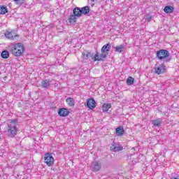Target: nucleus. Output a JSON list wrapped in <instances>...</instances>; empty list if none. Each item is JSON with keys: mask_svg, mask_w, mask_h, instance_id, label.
Instances as JSON below:
<instances>
[{"mask_svg": "<svg viewBox=\"0 0 179 179\" xmlns=\"http://www.w3.org/2000/svg\"><path fill=\"white\" fill-rule=\"evenodd\" d=\"M24 45L22 43H13L10 46V52L15 57H22L24 53Z\"/></svg>", "mask_w": 179, "mask_h": 179, "instance_id": "obj_3", "label": "nucleus"}, {"mask_svg": "<svg viewBox=\"0 0 179 179\" xmlns=\"http://www.w3.org/2000/svg\"><path fill=\"white\" fill-rule=\"evenodd\" d=\"M44 160H45V163L47 164V165L49 167H51V166L54 165V157L51 153L50 152L45 153L44 156Z\"/></svg>", "mask_w": 179, "mask_h": 179, "instance_id": "obj_6", "label": "nucleus"}, {"mask_svg": "<svg viewBox=\"0 0 179 179\" xmlns=\"http://www.w3.org/2000/svg\"><path fill=\"white\" fill-rule=\"evenodd\" d=\"M134 82H135V79L131 76L127 78L126 80L127 85H128V86H131V85L134 84Z\"/></svg>", "mask_w": 179, "mask_h": 179, "instance_id": "obj_25", "label": "nucleus"}, {"mask_svg": "<svg viewBox=\"0 0 179 179\" xmlns=\"http://www.w3.org/2000/svg\"><path fill=\"white\" fill-rule=\"evenodd\" d=\"M14 1L17 5H22L23 3V0H14Z\"/></svg>", "mask_w": 179, "mask_h": 179, "instance_id": "obj_27", "label": "nucleus"}, {"mask_svg": "<svg viewBox=\"0 0 179 179\" xmlns=\"http://www.w3.org/2000/svg\"><path fill=\"white\" fill-rule=\"evenodd\" d=\"M91 6L93 8V6H94V3H91Z\"/></svg>", "mask_w": 179, "mask_h": 179, "instance_id": "obj_28", "label": "nucleus"}, {"mask_svg": "<svg viewBox=\"0 0 179 179\" xmlns=\"http://www.w3.org/2000/svg\"><path fill=\"white\" fill-rule=\"evenodd\" d=\"M91 2H94V0H91Z\"/></svg>", "mask_w": 179, "mask_h": 179, "instance_id": "obj_29", "label": "nucleus"}, {"mask_svg": "<svg viewBox=\"0 0 179 179\" xmlns=\"http://www.w3.org/2000/svg\"><path fill=\"white\" fill-rule=\"evenodd\" d=\"M17 120H11L7 125V129L6 131L8 136L10 138H15L17 135Z\"/></svg>", "mask_w": 179, "mask_h": 179, "instance_id": "obj_2", "label": "nucleus"}, {"mask_svg": "<svg viewBox=\"0 0 179 179\" xmlns=\"http://www.w3.org/2000/svg\"><path fill=\"white\" fill-rule=\"evenodd\" d=\"M73 14L77 17H82V10L80 7H76L73 9Z\"/></svg>", "mask_w": 179, "mask_h": 179, "instance_id": "obj_12", "label": "nucleus"}, {"mask_svg": "<svg viewBox=\"0 0 179 179\" xmlns=\"http://www.w3.org/2000/svg\"><path fill=\"white\" fill-rule=\"evenodd\" d=\"M80 9H81L82 15H84L85 16H87V15H89V13L90 12V7H89L88 6L82 7L80 8Z\"/></svg>", "mask_w": 179, "mask_h": 179, "instance_id": "obj_17", "label": "nucleus"}, {"mask_svg": "<svg viewBox=\"0 0 179 179\" xmlns=\"http://www.w3.org/2000/svg\"><path fill=\"white\" fill-rule=\"evenodd\" d=\"M69 110L66 108H61L58 110V114L60 117H68L69 115Z\"/></svg>", "mask_w": 179, "mask_h": 179, "instance_id": "obj_11", "label": "nucleus"}, {"mask_svg": "<svg viewBox=\"0 0 179 179\" xmlns=\"http://www.w3.org/2000/svg\"><path fill=\"white\" fill-rule=\"evenodd\" d=\"M78 17L75 14L71 15L68 19L69 24H73L76 23V20Z\"/></svg>", "mask_w": 179, "mask_h": 179, "instance_id": "obj_18", "label": "nucleus"}, {"mask_svg": "<svg viewBox=\"0 0 179 179\" xmlns=\"http://www.w3.org/2000/svg\"><path fill=\"white\" fill-rule=\"evenodd\" d=\"M93 171H99L101 169V164L98 161L92 162Z\"/></svg>", "mask_w": 179, "mask_h": 179, "instance_id": "obj_16", "label": "nucleus"}, {"mask_svg": "<svg viewBox=\"0 0 179 179\" xmlns=\"http://www.w3.org/2000/svg\"><path fill=\"white\" fill-rule=\"evenodd\" d=\"M51 86V80L45 79L41 81V87L43 89H50Z\"/></svg>", "mask_w": 179, "mask_h": 179, "instance_id": "obj_10", "label": "nucleus"}, {"mask_svg": "<svg viewBox=\"0 0 179 179\" xmlns=\"http://www.w3.org/2000/svg\"><path fill=\"white\" fill-rule=\"evenodd\" d=\"M113 48H115V52H120V53L123 52V51L125 50L124 45H120L119 46L113 47Z\"/></svg>", "mask_w": 179, "mask_h": 179, "instance_id": "obj_20", "label": "nucleus"}, {"mask_svg": "<svg viewBox=\"0 0 179 179\" xmlns=\"http://www.w3.org/2000/svg\"><path fill=\"white\" fill-rule=\"evenodd\" d=\"M110 108H111V103H104L102 106V110H103V113H107V111H108V110H110Z\"/></svg>", "mask_w": 179, "mask_h": 179, "instance_id": "obj_23", "label": "nucleus"}, {"mask_svg": "<svg viewBox=\"0 0 179 179\" xmlns=\"http://www.w3.org/2000/svg\"><path fill=\"white\" fill-rule=\"evenodd\" d=\"M164 12H165V13H173V12H174V7L166 6L164 8Z\"/></svg>", "mask_w": 179, "mask_h": 179, "instance_id": "obj_19", "label": "nucleus"}, {"mask_svg": "<svg viewBox=\"0 0 179 179\" xmlns=\"http://www.w3.org/2000/svg\"><path fill=\"white\" fill-rule=\"evenodd\" d=\"M1 57L3 59H8L9 57V52L8 50H3L1 53Z\"/></svg>", "mask_w": 179, "mask_h": 179, "instance_id": "obj_24", "label": "nucleus"}, {"mask_svg": "<svg viewBox=\"0 0 179 179\" xmlns=\"http://www.w3.org/2000/svg\"><path fill=\"white\" fill-rule=\"evenodd\" d=\"M163 122L160 118H157L152 121V125H153L154 127H157V128H160Z\"/></svg>", "mask_w": 179, "mask_h": 179, "instance_id": "obj_15", "label": "nucleus"}, {"mask_svg": "<svg viewBox=\"0 0 179 179\" xmlns=\"http://www.w3.org/2000/svg\"><path fill=\"white\" fill-rule=\"evenodd\" d=\"M115 134L117 136H123L124 134H125V130H124L123 127H118L115 129Z\"/></svg>", "mask_w": 179, "mask_h": 179, "instance_id": "obj_14", "label": "nucleus"}, {"mask_svg": "<svg viewBox=\"0 0 179 179\" xmlns=\"http://www.w3.org/2000/svg\"><path fill=\"white\" fill-rule=\"evenodd\" d=\"M110 149L112 152H120V150H122L124 148L121 145L117 144L115 142H113Z\"/></svg>", "mask_w": 179, "mask_h": 179, "instance_id": "obj_9", "label": "nucleus"}, {"mask_svg": "<svg viewBox=\"0 0 179 179\" xmlns=\"http://www.w3.org/2000/svg\"><path fill=\"white\" fill-rule=\"evenodd\" d=\"M8 12V7L6 6H0V15H6Z\"/></svg>", "mask_w": 179, "mask_h": 179, "instance_id": "obj_21", "label": "nucleus"}, {"mask_svg": "<svg viewBox=\"0 0 179 179\" xmlns=\"http://www.w3.org/2000/svg\"><path fill=\"white\" fill-rule=\"evenodd\" d=\"M157 58L159 61H163L164 64H167L171 61V57H170V52L166 49H161L157 51Z\"/></svg>", "mask_w": 179, "mask_h": 179, "instance_id": "obj_4", "label": "nucleus"}, {"mask_svg": "<svg viewBox=\"0 0 179 179\" xmlns=\"http://www.w3.org/2000/svg\"><path fill=\"white\" fill-rule=\"evenodd\" d=\"M86 106L87 108H90V110H93L96 108V101L94 98H90L87 100Z\"/></svg>", "mask_w": 179, "mask_h": 179, "instance_id": "obj_8", "label": "nucleus"}, {"mask_svg": "<svg viewBox=\"0 0 179 179\" xmlns=\"http://www.w3.org/2000/svg\"><path fill=\"white\" fill-rule=\"evenodd\" d=\"M152 15L150 14H147L144 16V18L145 20H147L148 22H150V20H152Z\"/></svg>", "mask_w": 179, "mask_h": 179, "instance_id": "obj_26", "label": "nucleus"}, {"mask_svg": "<svg viewBox=\"0 0 179 179\" xmlns=\"http://www.w3.org/2000/svg\"><path fill=\"white\" fill-rule=\"evenodd\" d=\"M4 36L8 40H17L19 38V35L13 29L6 31Z\"/></svg>", "mask_w": 179, "mask_h": 179, "instance_id": "obj_5", "label": "nucleus"}, {"mask_svg": "<svg viewBox=\"0 0 179 179\" xmlns=\"http://www.w3.org/2000/svg\"><path fill=\"white\" fill-rule=\"evenodd\" d=\"M155 73H157V75H162L164 73H166V71H167V67L164 64H161L158 66H155Z\"/></svg>", "mask_w": 179, "mask_h": 179, "instance_id": "obj_7", "label": "nucleus"}, {"mask_svg": "<svg viewBox=\"0 0 179 179\" xmlns=\"http://www.w3.org/2000/svg\"><path fill=\"white\" fill-rule=\"evenodd\" d=\"M110 49L111 44H110V43L103 45L101 49V53L96 52V54L92 57V60H94V62H96V61H104V59L107 58Z\"/></svg>", "mask_w": 179, "mask_h": 179, "instance_id": "obj_1", "label": "nucleus"}, {"mask_svg": "<svg viewBox=\"0 0 179 179\" xmlns=\"http://www.w3.org/2000/svg\"><path fill=\"white\" fill-rule=\"evenodd\" d=\"M66 101L70 107L75 106V100H73V98L69 97L66 99Z\"/></svg>", "mask_w": 179, "mask_h": 179, "instance_id": "obj_22", "label": "nucleus"}, {"mask_svg": "<svg viewBox=\"0 0 179 179\" xmlns=\"http://www.w3.org/2000/svg\"><path fill=\"white\" fill-rule=\"evenodd\" d=\"M82 57H83V59H90V57L92 58V59H93V55L92 54V52H89V51L86 50L85 52H82Z\"/></svg>", "mask_w": 179, "mask_h": 179, "instance_id": "obj_13", "label": "nucleus"}]
</instances>
